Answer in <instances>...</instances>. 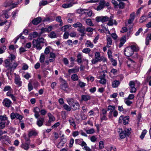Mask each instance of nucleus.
<instances>
[{
	"mask_svg": "<svg viewBox=\"0 0 151 151\" xmlns=\"http://www.w3.org/2000/svg\"><path fill=\"white\" fill-rule=\"evenodd\" d=\"M109 21L107 24L109 26H112L113 24H117L116 21L114 20L113 19V16H111L109 18Z\"/></svg>",
	"mask_w": 151,
	"mask_h": 151,
	"instance_id": "12",
	"label": "nucleus"
},
{
	"mask_svg": "<svg viewBox=\"0 0 151 151\" xmlns=\"http://www.w3.org/2000/svg\"><path fill=\"white\" fill-rule=\"evenodd\" d=\"M28 68V65L25 64V63H23V66L22 67V69L24 70H27Z\"/></svg>",
	"mask_w": 151,
	"mask_h": 151,
	"instance_id": "57",
	"label": "nucleus"
},
{
	"mask_svg": "<svg viewBox=\"0 0 151 151\" xmlns=\"http://www.w3.org/2000/svg\"><path fill=\"white\" fill-rule=\"evenodd\" d=\"M85 45L87 47H90L91 48H93L94 46L93 44L89 40L86 41Z\"/></svg>",
	"mask_w": 151,
	"mask_h": 151,
	"instance_id": "24",
	"label": "nucleus"
},
{
	"mask_svg": "<svg viewBox=\"0 0 151 151\" xmlns=\"http://www.w3.org/2000/svg\"><path fill=\"white\" fill-rule=\"evenodd\" d=\"M41 18L40 17H38L33 20L32 23L35 25H37L41 22Z\"/></svg>",
	"mask_w": 151,
	"mask_h": 151,
	"instance_id": "18",
	"label": "nucleus"
},
{
	"mask_svg": "<svg viewBox=\"0 0 151 151\" xmlns=\"http://www.w3.org/2000/svg\"><path fill=\"white\" fill-rule=\"evenodd\" d=\"M12 90V89L11 88V87L8 86H5L3 89V91H11Z\"/></svg>",
	"mask_w": 151,
	"mask_h": 151,
	"instance_id": "45",
	"label": "nucleus"
},
{
	"mask_svg": "<svg viewBox=\"0 0 151 151\" xmlns=\"http://www.w3.org/2000/svg\"><path fill=\"white\" fill-rule=\"evenodd\" d=\"M63 107L65 110L68 111H70L71 110V106H69L66 104H64Z\"/></svg>",
	"mask_w": 151,
	"mask_h": 151,
	"instance_id": "34",
	"label": "nucleus"
},
{
	"mask_svg": "<svg viewBox=\"0 0 151 151\" xmlns=\"http://www.w3.org/2000/svg\"><path fill=\"white\" fill-rule=\"evenodd\" d=\"M45 60V56L44 54L42 53L41 55L40 58V63H43L44 62Z\"/></svg>",
	"mask_w": 151,
	"mask_h": 151,
	"instance_id": "39",
	"label": "nucleus"
},
{
	"mask_svg": "<svg viewBox=\"0 0 151 151\" xmlns=\"http://www.w3.org/2000/svg\"><path fill=\"white\" fill-rule=\"evenodd\" d=\"M86 24L90 26H93V24L92 23L91 19H86Z\"/></svg>",
	"mask_w": 151,
	"mask_h": 151,
	"instance_id": "38",
	"label": "nucleus"
},
{
	"mask_svg": "<svg viewBox=\"0 0 151 151\" xmlns=\"http://www.w3.org/2000/svg\"><path fill=\"white\" fill-rule=\"evenodd\" d=\"M28 89L29 92H30L33 89V87L32 85V83L29 82L28 85Z\"/></svg>",
	"mask_w": 151,
	"mask_h": 151,
	"instance_id": "53",
	"label": "nucleus"
},
{
	"mask_svg": "<svg viewBox=\"0 0 151 151\" xmlns=\"http://www.w3.org/2000/svg\"><path fill=\"white\" fill-rule=\"evenodd\" d=\"M120 42L119 45V47H121L126 41V38L125 37H123L120 39Z\"/></svg>",
	"mask_w": 151,
	"mask_h": 151,
	"instance_id": "26",
	"label": "nucleus"
},
{
	"mask_svg": "<svg viewBox=\"0 0 151 151\" xmlns=\"http://www.w3.org/2000/svg\"><path fill=\"white\" fill-rule=\"evenodd\" d=\"M86 133L89 134H93L95 132L94 129L93 128H91L88 130H87L86 131Z\"/></svg>",
	"mask_w": 151,
	"mask_h": 151,
	"instance_id": "42",
	"label": "nucleus"
},
{
	"mask_svg": "<svg viewBox=\"0 0 151 151\" xmlns=\"http://www.w3.org/2000/svg\"><path fill=\"white\" fill-rule=\"evenodd\" d=\"M17 113L14 112L12 113L10 115V117L12 120L14 119L15 118H16V114Z\"/></svg>",
	"mask_w": 151,
	"mask_h": 151,
	"instance_id": "54",
	"label": "nucleus"
},
{
	"mask_svg": "<svg viewBox=\"0 0 151 151\" xmlns=\"http://www.w3.org/2000/svg\"><path fill=\"white\" fill-rule=\"evenodd\" d=\"M93 29L91 27H87L86 29V31L89 32H92L93 31Z\"/></svg>",
	"mask_w": 151,
	"mask_h": 151,
	"instance_id": "64",
	"label": "nucleus"
},
{
	"mask_svg": "<svg viewBox=\"0 0 151 151\" xmlns=\"http://www.w3.org/2000/svg\"><path fill=\"white\" fill-rule=\"evenodd\" d=\"M48 36L51 38H55L57 37L56 34L54 31L51 32L49 34Z\"/></svg>",
	"mask_w": 151,
	"mask_h": 151,
	"instance_id": "35",
	"label": "nucleus"
},
{
	"mask_svg": "<svg viewBox=\"0 0 151 151\" xmlns=\"http://www.w3.org/2000/svg\"><path fill=\"white\" fill-rule=\"evenodd\" d=\"M67 101L73 110H76L80 109V106L78 102L73 98L68 99Z\"/></svg>",
	"mask_w": 151,
	"mask_h": 151,
	"instance_id": "3",
	"label": "nucleus"
},
{
	"mask_svg": "<svg viewBox=\"0 0 151 151\" xmlns=\"http://www.w3.org/2000/svg\"><path fill=\"white\" fill-rule=\"evenodd\" d=\"M71 79L73 81H77L78 79V77L76 74H73L71 76Z\"/></svg>",
	"mask_w": 151,
	"mask_h": 151,
	"instance_id": "37",
	"label": "nucleus"
},
{
	"mask_svg": "<svg viewBox=\"0 0 151 151\" xmlns=\"http://www.w3.org/2000/svg\"><path fill=\"white\" fill-rule=\"evenodd\" d=\"M6 71H8L6 73V75H7V76H8L9 79L11 80V78H10V75H11V74H12V73H11V72L12 70L11 71L7 69V68H6Z\"/></svg>",
	"mask_w": 151,
	"mask_h": 151,
	"instance_id": "50",
	"label": "nucleus"
},
{
	"mask_svg": "<svg viewBox=\"0 0 151 151\" xmlns=\"http://www.w3.org/2000/svg\"><path fill=\"white\" fill-rule=\"evenodd\" d=\"M106 74H105V72L103 71L101 74L99 76V78H105Z\"/></svg>",
	"mask_w": 151,
	"mask_h": 151,
	"instance_id": "58",
	"label": "nucleus"
},
{
	"mask_svg": "<svg viewBox=\"0 0 151 151\" xmlns=\"http://www.w3.org/2000/svg\"><path fill=\"white\" fill-rule=\"evenodd\" d=\"M100 80L99 81V82L102 84H105L106 83V81L105 78H100Z\"/></svg>",
	"mask_w": 151,
	"mask_h": 151,
	"instance_id": "55",
	"label": "nucleus"
},
{
	"mask_svg": "<svg viewBox=\"0 0 151 151\" xmlns=\"http://www.w3.org/2000/svg\"><path fill=\"white\" fill-rule=\"evenodd\" d=\"M78 30L80 32L82 33H84L85 31V27L83 26L82 27L80 28Z\"/></svg>",
	"mask_w": 151,
	"mask_h": 151,
	"instance_id": "47",
	"label": "nucleus"
},
{
	"mask_svg": "<svg viewBox=\"0 0 151 151\" xmlns=\"http://www.w3.org/2000/svg\"><path fill=\"white\" fill-rule=\"evenodd\" d=\"M49 3H48V2L47 1L42 0L40 2L39 5L40 6H41L42 5L44 6L47 4Z\"/></svg>",
	"mask_w": 151,
	"mask_h": 151,
	"instance_id": "41",
	"label": "nucleus"
},
{
	"mask_svg": "<svg viewBox=\"0 0 151 151\" xmlns=\"http://www.w3.org/2000/svg\"><path fill=\"white\" fill-rule=\"evenodd\" d=\"M91 51V50L89 48H87L83 49L82 50V52L88 54Z\"/></svg>",
	"mask_w": 151,
	"mask_h": 151,
	"instance_id": "40",
	"label": "nucleus"
},
{
	"mask_svg": "<svg viewBox=\"0 0 151 151\" xmlns=\"http://www.w3.org/2000/svg\"><path fill=\"white\" fill-rule=\"evenodd\" d=\"M130 86V92L131 93H135L136 91V89L135 87L134 83L133 81H130L129 83Z\"/></svg>",
	"mask_w": 151,
	"mask_h": 151,
	"instance_id": "9",
	"label": "nucleus"
},
{
	"mask_svg": "<svg viewBox=\"0 0 151 151\" xmlns=\"http://www.w3.org/2000/svg\"><path fill=\"white\" fill-rule=\"evenodd\" d=\"M109 18L107 16H102L101 22H103L107 21L109 20Z\"/></svg>",
	"mask_w": 151,
	"mask_h": 151,
	"instance_id": "51",
	"label": "nucleus"
},
{
	"mask_svg": "<svg viewBox=\"0 0 151 151\" xmlns=\"http://www.w3.org/2000/svg\"><path fill=\"white\" fill-rule=\"evenodd\" d=\"M40 111V110L37 107H35L33 111L35 113L34 116L37 119L39 118L38 117L40 116L39 114V112Z\"/></svg>",
	"mask_w": 151,
	"mask_h": 151,
	"instance_id": "21",
	"label": "nucleus"
},
{
	"mask_svg": "<svg viewBox=\"0 0 151 151\" xmlns=\"http://www.w3.org/2000/svg\"><path fill=\"white\" fill-rule=\"evenodd\" d=\"M69 123L70 125L72 126L73 127L76 128V124L74 121L73 120L70 119L69 120Z\"/></svg>",
	"mask_w": 151,
	"mask_h": 151,
	"instance_id": "49",
	"label": "nucleus"
},
{
	"mask_svg": "<svg viewBox=\"0 0 151 151\" xmlns=\"http://www.w3.org/2000/svg\"><path fill=\"white\" fill-rule=\"evenodd\" d=\"M63 61L65 65H68V64L69 61L68 59L67 58H63Z\"/></svg>",
	"mask_w": 151,
	"mask_h": 151,
	"instance_id": "56",
	"label": "nucleus"
},
{
	"mask_svg": "<svg viewBox=\"0 0 151 151\" xmlns=\"http://www.w3.org/2000/svg\"><path fill=\"white\" fill-rule=\"evenodd\" d=\"M83 26L82 24L79 22H77L73 25V26L75 28H80Z\"/></svg>",
	"mask_w": 151,
	"mask_h": 151,
	"instance_id": "36",
	"label": "nucleus"
},
{
	"mask_svg": "<svg viewBox=\"0 0 151 151\" xmlns=\"http://www.w3.org/2000/svg\"><path fill=\"white\" fill-rule=\"evenodd\" d=\"M10 6H12V7H11V8H13L16 7V6L15 5V3H13V1H7L5 2V6L7 7Z\"/></svg>",
	"mask_w": 151,
	"mask_h": 151,
	"instance_id": "15",
	"label": "nucleus"
},
{
	"mask_svg": "<svg viewBox=\"0 0 151 151\" xmlns=\"http://www.w3.org/2000/svg\"><path fill=\"white\" fill-rule=\"evenodd\" d=\"M120 84V82L119 81H114L112 84V86L113 88H116Z\"/></svg>",
	"mask_w": 151,
	"mask_h": 151,
	"instance_id": "31",
	"label": "nucleus"
},
{
	"mask_svg": "<svg viewBox=\"0 0 151 151\" xmlns=\"http://www.w3.org/2000/svg\"><path fill=\"white\" fill-rule=\"evenodd\" d=\"M111 60L112 63V65L114 66H116L117 65V62L114 59H113L111 58Z\"/></svg>",
	"mask_w": 151,
	"mask_h": 151,
	"instance_id": "61",
	"label": "nucleus"
},
{
	"mask_svg": "<svg viewBox=\"0 0 151 151\" xmlns=\"http://www.w3.org/2000/svg\"><path fill=\"white\" fill-rule=\"evenodd\" d=\"M119 9H123L124 7V3L123 2H120L118 4Z\"/></svg>",
	"mask_w": 151,
	"mask_h": 151,
	"instance_id": "52",
	"label": "nucleus"
},
{
	"mask_svg": "<svg viewBox=\"0 0 151 151\" xmlns=\"http://www.w3.org/2000/svg\"><path fill=\"white\" fill-rule=\"evenodd\" d=\"M124 54L126 56L130 57L134 53L133 50L130 47H126L124 50Z\"/></svg>",
	"mask_w": 151,
	"mask_h": 151,
	"instance_id": "7",
	"label": "nucleus"
},
{
	"mask_svg": "<svg viewBox=\"0 0 151 151\" xmlns=\"http://www.w3.org/2000/svg\"><path fill=\"white\" fill-rule=\"evenodd\" d=\"M8 58L4 61L5 67L10 70H14L18 66V64L14 60L16 58V56L12 54H11L8 57Z\"/></svg>",
	"mask_w": 151,
	"mask_h": 151,
	"instance_id": "1",
	"label": "nucleus"
},
{
	"mask_svg": "<svg viewBox=\"0 0 151 151\" xmlns=\"http://www.w3.org/2000/svg\"><path fill=\"white\" fill-rule=\"evenodd\" d=\"M29 143H22L21 146V147L22 148L25 150H27L29 148Z\"/></svg>",
	"mask_w": 151,
	"mask_h": 151,
	"instance_id": "25",
	"label": "nucleus"
},
{
	"mask_svg": "<svg viewBox=\"0 0 151 151\" xmlns=\"http://www.w3.org/2000/svg\"><path fill=\"white\" fill-rule=\"evenodd\" d=\"M12 103V102L11 101L7 98L4 99L2 102L3 105L7 108H9L10 107Z\"/></svg>",
	"mask_w": 151,
	"mask_h": 151,
	"instance_id": "8",
	"label": "nucleus"
},
{
	"mask_svg": "<svg viewBox=\"0 0 151 151\" xmlns=\"http://www.w3.org/2000/svg\"><path fill=\"white\" fill-rule=\"evenodd\" d=\"M109 6V3L108 2L105 1L104 0L101 1L99 3V5L95 9L97 11H100L103 9L104 7H108Z\"/></svg>",
	"mask_w": 151,
	"mask_h": 151,
	"instance_id": "5",
	"label": "nucleus"
},
{
	"mask_svg": "<svg viewBox=\"0 0 151 151\" xmlns=\"http://www.w3.org/2000/svg\"><path fill=\"white\" fill-rule=\"evenodd\" d=\"M95 59L98 60L100 61H101L102 59L100 57V54L99 52H96L95 55Z\"/></svg>",
	"mask_w": 151,
	"mask_h": 151,
	"instance_id": "28",
	"label": "nucleus"
},
{
	"mask_svg": "<svg viewBox=\"0 0 151 151\" xmlns=\"http://www.w3.org/2000/svg\"><path fill=\"white\" fill-rule=\"evenodd\" d=\"M91 96L88 95H82L81 96V99L80 100V101L82 102L83 101L85 102L91 99Z\"/></svg>",
	"mask_w": 151,
	"mask_h": 151,
	"instance_id": "10",
	"label": "nucleus"
},
{
	"mask_svg": "<svg viewBox=\"0 0 151 151\" xmlns=\"http://www.w3.org/2000/svg\"><path fill=\"white\" fill-rule=\"evenodd\" d=\"M79 68L77 67H76L74 68H73L71 69H69L68 72L69 74H70L72 73H75L79 71Z\"/></svg>",
	"mask_w": 151,
	"mask_h": 151,
	"instance_id": "19",
	"label": "nucleus"
},
{
	"mask_svg": "<svg viewBox=\"0 0 151 151\" xmlns=\"http://www.w3.org/2000/svg\"><path fill=\"white\" fill-rule=\"evenodd\" d=\"M147 131L146 129H144L140 137V138L142 139L144 138L145 134L147 133Z\"/></svg>",
	"mask_w": 151,
	"mask_h": 151,
	"instance_id": "43",
	"label": "nucleus"
},
{
	"mask_svg": "<svg viewBox=\"0 0 151 151\" xmlns=\"http://www.w3.org/2000/svg\"><path fill=\"white\" fill-rule=\"evenodd\" d=\"M115 106H114L109 105L108 106V110L110 111L109 117V118H111L112 117V112L115 110Z\"/></svg>",
	"mask_w": 151,
	"mask_h": 151,
	"instance_id": "14",
	"label": "nucleus"
},
{
	"mask_svg": "<svg viewBox=\"0 0 151 151\" xmlns=\"http://www.w3.org/2000/svg\"><path fill=\"white\" fill-rule=\"evenodd\" d=\"M107 40V47H110V45H111L112 41L111 38L108 36L106 38Z\"/></svg>",
	"mask_w": 151,
	"mask_h": 151,
	"instance_id": "27",
	"label": "nucleus"
},
{
	"mask_svg": "<svg viewBox=\"0 0 151 151\" xmlns=\"http://www.w3.org/2000/svg\"><path fill=\"white\" fill-rule=\"evenodd\" d=\"M0 129L4 128L5 126H8L10 123V121L6 115H0Z\"/></svg>",
	"mask_w": 151,
	"mask_h": 151,
	"instance_id": "4",
	"label": "nucleus"
},
{
	"mask_svg": "<svg viewBox=\"0 0 151 151\" xmlns=\"http://www.w3.org/2000/svg\"><path fill=\"white\" fill-rule=\"evenodd\" d=\"M77 59L76 61L78 64L81 63H82V58L83 57V56L81 53L78 54L76 56Z\"/></svg>",
	"mask_w": 151,
	"mask_h": 151,
	"instance_id": "20",
	"label": "nucleus"
},
{
	"mask_svg": "<svg viewBox=\"0 0 151 151\" xmlns=\"http://www.w3.org/2000/svg\"><path fill=\"white\" fill-rule=\"evenodd\" d=\"M147 17L145 16H142L140 18L139 22L140 23H142L145 21L147 19Z\"/></svg>",
	"mask_w": 151,
	"mask_h": 151,
	"instance_id": "46",
	"label": "nucleus"
},
{
	"mask_svg": "<svg viewBox=\"0 0 151 151\" xmlns=\"http://www.w3.org/2000/svg\"><path fill=\"white\" fill-rule=\"evenodd\" d=\"M111 2L114 5L115 7H116L118 6V3L115 0H112Z\"/></svg>",
	"mask_w": 151,
	"mask_h": 151,
	"instance_id": "60",
	"label": "nucleus"
},
{
	"mask_svg": "<svg viewBox=\"0 0 151 151\" xmlns=\"http://www.w3.org/2000/svg\"><path fill=\"white\" fill-rule=\"evenodd\" d=\"M60 87V88L63 90H65L68 87V85L66 81H63L61 84Z\"/></svg>",
	"mask_w": 151,
	"mask_h": 151,
	"instance_id": "16",
	"label": "nucleus"
},
{
	"mask_svg": "<svg viewBox=\"0 0 151 151\" xmlns=\"http://www.w3.org/2000/svg\"><path fill=\"white\" fill-rule=\"evenodd\" d=\"M43 32H41L38 33V38L37 39H34L32 41V45L34 47H36V49L39 50H41L43 45V44L46 42V40L44 38L41 37Z\"/></svg>",
	"mask_w": 151,
	"mask_h": 151,
	"instance_id": "2",
	"label": "nucleus"
},
{
	"mask_svg": "<svg viewBox=\"0 0 151 151\" xmlns=\"http://www.w3.org/2000/svg\"><path fill=\"white\" fill-rule=\"evenodd\" d=\"M16 116L17 119L19 120L22 119V116L21 115H20L19 114L17 113L16 114Z\"/></svg>",
	"mask_w": 151,
	"mask_h": 151,
	"instance_id": "62",
	"label": "nucleus"
},
{
	"mask_svg": "<svg viewBox=\"0 0 151 151\" xmlns=\"http://www.w3.org/2000/svg\"><path fill=\"white\" fill-rule=\"evenodd\" d=\"M45 121L44 118L40 117L37 119L36 122L37 124L39 127H41L43 125Z\"/></svg>",
	"mask_w": 151,
	"mask_h": 151,
	"instance_id": "11",
	"label": "nucleus"
},
{
	"mask_svg": "<svg viewBox=\"0 0 151 151\" xmlns=\"http://www.w3.org/2000/svg\"><path fill=\"white\" fill-rule=\"evenodd\" d=\"M125 103L128 106H130L132 104V102L129 100V99H126L124 100Z\"/></svg>",
	"mask_w": 151,
	"mask_h": 151,
	"instance_id": "44",
	"label": "nucleus"
},
{
	"mask_svg": "<svg viewBox=\"0 0 151 151\" xmlns=\"http://www.w3.org/2000/svg\"><path fill=\"white\" fill-rule=\"evenodd\" d=\"M47 115L49 118L48 122L49 123H50L55 121V117L50 113H48L47 114Z\"/></svg>",
	"mask_w": 151,
	"mask_h": 151,
	"instance_id": "22",
	"label": "nucleus"
},
{
	"mask_svg": "<svg viewBox=\"0 0 151 151\" xmlns=\"http://www.w3.org/2000/svg\"><path fill=\"white\" fill-rule=\"evenodd\" d=\"M134 13H133L130 14V17L128 20V23L129 24H131L134 21Z\"/></svg>",
	"mask_w": 151,
	"mask_h": 151,
	"instance_id": "23",
	"label": "nucleus"
},
{
	"mask_svg": "<svg viewBox=\"0 0 151 151\" xmlns=\"http://www.w3.org/2000/svg\"><path fill=\"white\" fill-rule=\"evenodd\" d=\"M129 116H124L123 115H121L119 120V123H123L124 125H126L129 123Z\"/></svg>",
	"mask_w": 151,
	"mask_h": 151,
	"instance_id": "6",
	"label": "nucleus"
},
{
	"mask_svg": "<svg viewBox=\"0 0 151 151\" xmlns=\"http://www.w3.org/2000/svg\"><path fill=\"white\" fill-rule=\"evenodd\" d=\"M104 142L102 141H100L99 142V148L101 149L104 148Z\"/></svg>",
	"mask_w": 151,
	"mask_h": 151,
	"instance_id": "48",
	"label": "nucleus"
},
{
	"mask_svg": "<svg viewBox=\"0 0 151 151\" xmlns=\"http://www.w3.org/2000/svg\"><path fill=\"white\" fill-rule=\"evenodd\" d=\"M150 40H151V33L150 35H148L146 38L145 44L147 45L149 44Z\"/></svg>",
	"mask_w": 151,
	"mask_h": 151,
	"instance_id": "33",
	"label": "nucleus"
},
{
	"mask_svg": "<svg viewBox=\"0 0 151 151\" xmlns=\"http://www.w3.org/2000/svg\"><path fill=\"white\" fill-rule=\"evenodd\" d=\"M91 141L93 142H95L97 140V138L94 136H92L90 138Z\"/></svg>",
	"mask_w": 151,
	"mask_h": 151,
	"instance_id": "59",
	"label": "nucleus"
},
{
	"mask_svg": "<svg viewBox=\"0 0 151 151\" xmlns=\"http://www.w3.org/2000/svg\"><path fill=\"white\" fill-rule=\"evenodd\" d=\"M96 20L97 22H101L102 16L96 17Z\"/></svg>",
	"mask_w": 151,
	"mask_h": 151,
	"instance_id": "63",
	"label": "nucleus"
},
{
	"mask_svg": "<svg viewBox=\"0 0 151 151\" xmlns=\"http://www.w3.org/2000/svg\"><path fill=\"white\" fill-rule=\"evenodd\" d=\"M37 134V133L35 130H31L29 132L28 134V136L30 137L33 136H36Z\"/></svg>",
	"mask_w": 151,
	"mask_h": 151,
	"instance_id": "32",
	"label": "nucleus"
},
{
	"mask_svg": "<svg viewBox=\"0 0 151 151\" xmlns=\"http://www.w3.org/2000/svg\"><path fill=\"white\" fill-rule=\"evenodd\" d=\"M120 130L121 131L120 133H119L120 137L121 139L124 138L127 136L125 133V131H122V129H120L119 131V132H120Z\"/></svg>",
	"mask_w": 151,
	"mask_h": 151,
	"instance_id": "30",
	"label": "nucleus"
},
{
	"mask_svg": "<svg viewBox=\"0 0 151 151\" xmlns=\"http://www.w3.org/2000/svg\"><path fill=\"white\" fill-rule=\"evenodd\" d=\"M14 82L15 84L18 86H22V82L20 81V78L18 76H16Z\"/></svg>",
	"mask_w": 151,
	"mask_h": 151,
	"instance_id": "17",
	"label": "nucleus"
},
{
	"mask_svg": "<svg viewBox=\"0 0 151 151\" xmlns=\"http://www.w3.org/2000/svg\"><path fill=\"white\" fill-rule=\"evenodd\" d=\"M131 48H132V50H133V53L134 52H137L139 50V47L135 45H132L129 46Z\"/></svg>",
	"mask_w": 151,
	"mask_h": 151,
	"instance_id": "29",
	"label": "nucleus"
},
{
	"mask_svg": "<svg viewBox=\"0 0 151 151\" xmlns=\"http://www.w3.org/2000/svg\"><path fill=\"white\" fill-rule=\"evenodd\" d=\"M73 6L72 1L71 0H70L66 3L62 5V7L64 8H67L71 7Z\"/></svg>",
	"mask_w": 151,
	"mask_h": 151,
	"instance_id": "13",
	"label": "nucleus"
}]
</instances>
